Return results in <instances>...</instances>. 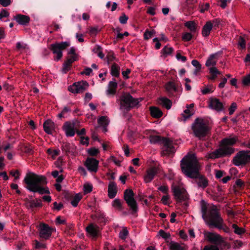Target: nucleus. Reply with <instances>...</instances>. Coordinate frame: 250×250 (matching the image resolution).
<instances>
[{
  "instance_id": "5fc2aeb1",
  "label": "nucleus",
  "mask_w": 250,
  "mask_h": 250,
  "mask_svg": "<svg viewBox=\"0 0 250 250\" xmlns=\"http://www.w3.org/2000/svg\"><path fill=\"white\" fill-rule=\"evenodd\" d=\"M77 59L78 56L77 54L70 55H68L67 60L69 61V62H70L72 64L73 62L77 61Z\"/></svg>"
},
{
  "instance_id": "0e129e2a",
  "label": "nucleus",
  "mask_w": 250,
  "mask_h": 250,
  "mask_svg": "<svg viewBox=\"0 0 250 250\" xmlns=\"http://www.w3.org/2000/svg\"><path fill=\"white\" fill-rule=\"evenodd\" d=\"M159 190L161 191L163 193L166 194H167L168 188L166 186H162L158 188Z\"/></svg>"
},
{
  "instance_id": "9b49d317",
  "label": "nucleus",
  "mask_w": 250,
  "mask_h": 250,
  "mask_svg": "<svg viewBox=\"0 0 250 250\" xmlns=\"http://www.w3.org/2000/svg\"><path fill=\"white\" fill-rule=\"evenodd\" d=\"M124 199L130 207V209L133 211L136 212L137 210V205L136 202L134 199V194L132 190L126 189L124 193Z\"/></svg>"
},
{
  "instance_id": "774afa93",
  "label": "nucleus",
  "mask_w": 250,
  "mask_h": 250,
  "mask_svg": "<svg viewBox=\"0 0 250 250\" xmlns=\"http://www.w3.org/2000/svg\"><path fill=\"white\" fill-rule=\"evenodd\" d=\"M10 174L15 178V180H17L19 178L20 173L18 171H11Z\"/></svg>"
},
{
  "instance_id": "3c124183",
  "label": "nucleus",
  "mask_w": 250,
  "mask_h": 250,
  "mask_svg": "<svg viewBox=\"0 0 250 250\" xmlns=\"http://www.w3.org/2000/svg\"><path fill=\"white\" fill-rule=\"evenodd\" d=\"M237 106L235 103H232L229 108V114L232 115L237 109Z\"/></svg>"
},
{
  "instance_id": "f8f14e48",
  "label": "nucleus",
  "mask_w": 250,
  "mask_h": 250,
  "mask_svg": "<svg viewBox=\"0 0 250 250\" xmlns=\"http://www.w3.org/2000/svg\"><path fill=\"white\" fill-rule=\"evenodd\" d=\"M88 87V84L86 81H81L75 83L73 84L70 86L68 90L72 93H78L83 92L86 90Z\"/></svg>"
},
{
  "instance_id": "6ab92c4d",
  "label": "nucleus",
  "mask_w": 250,
  "mask_h": 250,
  "mask_svg": "<svg viewBox=\"0 0 250 250\" xmlns=\"http://www.w3.org/2000/svg\"><path fill=\"white\" fill-rule=\"evenodd\" d=\"M156 173V169L154 167L148 169L144 177L145 182L146 183L150 182L153 179Z\"/></svg>"
},
{
  "instance_id": "f03ea898",
  "label": "nucleus",
  "mask_w": 250,
  "mask_h": 250,
  "mask_svg": "<svg viewBox=\"0 0 250 250\" xmlns=\"http://www.w3.org/2000/svg\"><path fill=\"white\" fill-rule=\"evenodd\" d=\"M24 181L27 185L26 188L29 191L38 192L41 194L49 193L48 188L42 187L46 183L44 176L30 172L26 175Z\"/></svg>"
},
{
  "instance_id": "412c9836",
  "label": "nucleus",
  "mask_w": 250,
  "mask_h": 250,
  "mask_svg": "<svg viewBox=\"0 0 250 250\" xmlns=\"http://www.w3.org/2000/svg\"><path fill=\"white\" fill-rule=\"evenodd\" d=\"M186 107L187 108L181 114V117L179 119L180 121L183 122H186L187 119L189 118L194 114L193 109H189L188 106H187Z\"/></svg>"
},
{
  "instance_id": "7c9ffc66",
  "label": "nucleus",
  "mask_w": 250,
  "mask_h": 250,
  "mask_svg": "<svg viewBox=\"0 0 250 250\" xmlns=\"http://www.w3.org/2000/svg\"><path fill=\"white\" fill-rule=\"evenodd\" d=\"M82 198V196L80 193L76 194L72 198L71 200V203L72 205L76 207L77 206L78 203L81 200Z\"/></svg>"
},
{
  "instance_id": "e433bc0d",
  "label": "nucleus",
  "mask_w": 250,
  "mask_h": 250,
  "mask_svg": "<svg viewBox=\"0 0 250 250\" xmlns=\"http://www.w3.org/2000/svg\"><path fill=\"white\" fill-rule=\"evenodd\" d=\"M92 189V186L89 183H86L83 185V192L85 194L90 192Z\"/></svg>"
},
{
  "instance_id": "a211bd4d",
  "label": "nucleus",
  "mask_w": 250,
  "mask_h": 250,
  "mask_svg": "<svg viewBox=\"0 0 250 250\" xmlns=\"http://www.w3.org/2000/svg\"><path fill=\"white\" fill-rule=\"evenodd\" d=\"M88 235L92 238L98 236L100 233V228L96 225L91 224L86 228Z\"/></svg>"
},
{
  "instance_id": "052dcab7",
  "label": "nucleus",
  "mask_w": 250,
  "mask_h": 250,
  "mask_svg": "<svg viewBox=\"0 0 250 250\" xmlns=\"http://www.w3.org/2000/svg\"><path fill=\"white\" fill-rule=\"evenodd\" d=\"M127 20H128V17L125 15H123L119 18L120 22L122 24L125 23L126 22Z\"/></svg>"
},
{
  "instance_id": "603ef678",
  "label": "nucleus",
  "mask_w": 250,
  "mask_h": 250,
  "mask_svg": "<svg viewBox=\"0 0 250 250\" xmlns=\"http://www.w3.org/2000/svg\"><path fill=\"white\" fill-rule=\"evenodd\" d=\"M173 51V49L172 47L166 46L163 49V52L164 54L166 55H168L170 54Z\"/></svg>"
},
{
  "instance_id": "6e6552de",
  "label": "nucleus",
  "mask_w": 250,
  "mask_h": 250,
  "mask_svg": "<svg viewBox=\"0 0 250 250\" xmlns=\"http://www.w3.org/2000/svg\"><path fill=\"white\" fill-rule=\"evenodd\" d=\"M250 162V151H241L233 158V163L236 166H244Z\"/></svg>"
},
{
  "instance_id": "864d4df0",
  "label": "nucleus",
  "mask_w": 250,
  "mask_h": 250,
  "mask_svg": "<svg viewBox=\"0 0 250 250\" xmlns=\"http://www.w3.org/2000/svg\"><path fill=\"white\" fill-rule=\"evenodd\" d=\"M243 246V243L240 240H236L233 243V248L235 249H240Z\"/></svg>"
},
{
  "instance_id": "a19ab883",
  "label": "nucleus",
  "mask_w": 250,
  "mask_h": 250,
  "mask_svg": "<svg viewBox=\"0 0 250 250\" xmlns=\"http://www.w3.org/2000/svg\"><path fill=\"white\" fill-rule=\"evenodd\" d=\"M242 83L244 86L250 85V73L245 76L242 80Z\"/></svg>"
},
{
  "instance_id": "20e7f679",
  "label": "nucleus",
  "mask_w": 250,
  "mask_h": 250,
  "mask_svg": "<svg viewBox=\"0 0 250 250\" xmlns=\"http://www.w3.org/2000/svg\"><path fill=\"white\" fill-rule=\"evenodd\" d=\"M237 140L236 137L226 138L222 140L219 148L208 154V157L215 159L221 157L230 155L234 152L231 146L235 144Z\"/></svg>"
},
{
  "instance_id": "13d9d810",
  "label": "nucleus",
  "mask_w": 250,
  "mask_h": 250,
  "mask_svg": "<svg viewBox=\"0 0 250 250\" xmlns=\"http://www.w3.org/2000/svg\"><path fill=\"white\" fill-rule=\"evenodd\" d=\"M169 198V196L168 195V194H167L166 195H164L163 196L162 200H161L162 202H163V203L164 204L167 205L169 203V202H168Z\"/></svg>"
},
{
  "instance_id": "de8ad7c7",
  "label": "nucleus",
  "mask_w": 250,
  "mask_h": 250,
  "mask_svg": "<svg viewBox=\"0 0 250 250\" xmlns=\"http://www.w3.org/2000/svg\"><path fill=\"white\" fill-rule=\"evenodd\" d=\"M71 65V63L69 62V61L67 60V61L64 62L63 65V69L62 71L64 73H66L70 68V67Z\"/></svg>"
},
{
  "instance_id": "37998d69",
  "label": "nucleus",
  "mask_w": 250,
  "mask_h": 250,
  "mask_svg": "<svg viewBox=\"0 0 250 250\" xmlns=\"http://www.w3.org/2000/svg\"><path fill=\"white\" fill-rule=\"evenodd\" d=\"M158 235L165 239H168L170 237L169 233L166 232L162 229L159 231Z\"/></svg>"
},
{
  "instance_id": "c85d7f7f",
  "label": "nucleus",
  "mask_w": 250,
  "mask_h": 250,
  "mask_svg": "<svg viewBox=\"0 0 250 250\" xmlns=\"http://www.w3.org/2000/svg\"><path fill=\"white\" fill-rule=\"evenodd\" d=\"M159 103L160 104L162 105L167 109H170L172 105L171 102L166 98H162L160 99Z\"/></svg>"
},
{
  "instance_id": "39448f33",
  "label": "nucleus",
  "mask_w": 250,
  "mask_h": 250,
  "mask_svg": "<svg viewBox=\"0 0 250 250\" xmlns=\"http://www.w3.org/2000/svg\"><path fill=\"white\" fill-rule=\"evenodd\" d=\"M149 140L152 144L161 143L163 144V151L165 154H169L174 152L171 142L167 138H161L158 135H151L149 137Z\"/></svg>"
},
{
  "instance_id": "393cba45",
  "label": "nucleus",
  "mask_w": 250,
  "mask_h": 250,
  "mask_svg": "<svg viewBox=\"0 0 250 250\" xmlns=\"http://www.w3.org/2000/svg\"><path fill=\"white\" fill-rule=\"evenodd\" d=\"M15 20L20 24L25 25L29 22L30 18L25 15H18L15 17Z\"/></svg>"
},
{
  "instance_id": "c03bdc74",
  "label": "nucleus",
  "mask_w": 250,
  "mask_h": 250,
  "mask_svg": "<svg viewBox=\"0 0 250 250\" xmlns=\"http://www.w3.org/2000/svg\"><path fill=\"white\" fill-rule=\"evenodd\" d=\"M127 235L128 231L125 228L123 229L119 233V236L122 239H125L127 236Z\"/></svg>"
},
{
  "instance_id": "4d7b16f0",
  "label": "nucleus",
  "mask_w": 250,
  "mask_h": 250,
  "mask_svg": "<svg viewBox=\"0 0 250 250\" xmlns=\"http://www.w3.org/2000/svg\"><path fill=\"white\" fill-rule=\"evenodd\" d=\"M238 44L242 48L244 49L246 47V41L244 39L241 37L239 38Z\"/></svg>"
},
{
  "instance_id": "dca6fc26",
  "label": "nucleus",
  "mask_w": 250,
  "mask_h": 250,
  "mask_svg": "<svg viewBox=\"0 0 250 250\" xmlns=\"http://www.w3.org/2000/svg\"><path fill=\"white\" fill-rule=\"evenodd\" d=\"M54 230L53 229H51L48 226L42 224L40 226V235L42 238L47 239L51 235L52 231Z\"/></svg>"
},
{
  "instance_id": "4468645a",
  "label": "nucleus",
  "mask_w": 250,
  "mask_h": 250,
  "mask_svg": "<svg viewBox=\"0 0 250 250\" xmlns=\"http://www.w3.org/2000/svg\"><path fill=\"white\" fill-rule=\"evenodd\" d=\"M63 129L67 136L72 137L75 134L76 126L75 121L67 122L64 123Z\"/></svg>"
},
{
  "instance_id": "1a4fd4ad",
  "label": "nucleus",
  "mask_w": 250,
  "mask_h": 250,
  "mask_svg": "<svg viewBox=\"0 0 250 250\" xmlns=\"http://www.w3.org/2000/svg\"><path fill=\"white\" fill-rule=\"evenodd\" d=\"M172 190L174 198L178 202H181L188 199V195L182 186L173 185Z\"/></svg>"
},
{
  "instance_id": "7ed1b4c3",
  "label": "nucleus",
  "mask_w": 250,
  "mask_h": 250,
  "mask_svg": "<svg viewBox=\"0 0 250 250\" xmlns=\"http://www.w3.org/2000/svg\"><path fill=\"white\" fill-rule=\"evenodd\" d=\"M202 217L209 226L221 228L223 219L219 216L216 207L213 205H203L202 207Z\"/></svg>"
},
{
  "instance_id": "58836bf2",
  "label": "nucleus",
  "mask_w": 250,
  "mask_h": 250,
  "mask_svg": "<svg viewBox=\"0 0 250 250\" xmlns=\"http://www.w3.org/2000/svg\"><path fill=\"white\" fill-rule=\"evenodd\" d=\"M191 63L196 68V70L194 72V74L196 75L197 72L200 71V69H201V65L198 61L195 60H192L191 62Z\"/></svg>"
},
{
  "instance_id": "473e14b6",
  "label": "nucleus",
  "mask_w": 250,
  "mask_h": 250,
  "mask_svg": "<svg viewBox=\"0 0 250 250\" xmlns=\"http://www.w3.org/2000/svg\"><path fill=\"white\" fill-rule=\"evenodd\" d=\"M93 52L96 54L97 56L101 59L104 58V54L102 53V49L99 45H96L93 49Z\"/></svg>"
},
{
  "instance_id": "e2e57ef3",
  "label": "nucleus",
  "mask_w": 250,
  "mask_h": 250,
  "mask_svg": "<svg viewBox=\"0 0 250 250\" xmlns=\"http://www.w3.org/2000/svg\"><path fill=\"white\" fill-rule=\"evenodd\" d=\"M227 82V79L226 78H223L222 80V81L219 83L218 87L220 88H223L225 86Z\"/></svg>"
},
{
  "instance_id": "09e8293b",
  "label": "nucleus",
  "mask_w": 250,
  "mask_h": 250,
  "mask_svg": "<svg viewBox=\"0 0 250 250\" xmlns=\"http://www.w3.org/2000/svg\"><path fill=\"white\" fill-rule=\"evenodd\" d=\"M192 38V35L190 33H185L182 36V39L185 41H189Z\"/></svg>"
},
{
  "instance_id": "5701e85b",
  "label": "nucleus",
  "mask_w": 250,
  "mask_h": 250,
  "mask_svg": "<svg viewBox=\"0 0 250 250\" xmlns=\"http://www.w3.org/2000/svg\"><path fill=\"white\" fill-rule=\"evenodd\" d=\"M205 238L206 240L212 243H216L220 240V236L215 233L205 232Z\"/></svg>"
},
{
  "instance_id": "c9c22d12",
  "label": "nucleus",
  "mask_w": 250,
  "mask_h": 250,
  "mask_svg": "<svg viewBox=\"0 0 250 250\" xmlns=\"http://www.w3.org/2000/svg\"><path fill=\"white\" fill-rule=\"evenodd\" d=\"M112 206L115 208L117 209H121L122 208V203L119 199H115L112 203Z\"/></svg>"
},
{
  "instance_id": "8fccbe9b",
  "label": "nucleus",
  "mask_w": 250,
  "mask_h": 250,
  "mask_svg": "<svg viewBox=\"0 0 250 250\" xmlns=\"http://www.w3.org/2000/svg\"><path fill=\"white\" fill-rule=\"evenodd\" d=\"M209 71L211 75H217L220 74V72L217 70L216 67L214 66L209 67Z\"/></svg>"
},
{
  "instance_id": "79ce46f5",
  "label": "nucleus",
  "mask_w": 250,
  "mask_h": 250,
  "mask_svg": "<svg viewBox=\"0 0 250 250\" xmlns=\"http://www.w3.org/2000/svg\"><path fill=\"white\" fill-rule=\"evenodd\" d=\"M171 250H184L183 248L178 243L172 242L170 244Z\"/></svg>"
},
{
  "instance_id": "b1692460",
  "label": "nucleus",
  "mask_w": 250,
  "mask_h": 250,
  "mask_svg": "<svg viewBox=\"0 0 250 250\" xmlns=\"http://www.w3.org/2000/svg\"><path fill=\"white\" fill-rule=\"evenodd\" d=\"M43 128L46 133L51 134L54 129L53 122L50 120H46L43 124Z\"/></svg>"
},
{
  "instance_id": "ea45409f",
  "label": "nucleus",
  "mask_w": 250,
  "mask_h": 250,
  "mask_svg": "<svg viewBox=\"0 0 250 250\" xmlns=\"http://www.w3.org/2000/svg\"><path fill=\"white\" fill-rule=\"evenodd\" d=\"M87 152L90 155L96 156L99 153V151L98 149L95 147H92L88 149Z\"/></svg>"
},
{
  "instance_id": "a18cd8bd",
  "label": "nucleus",
  "mask_w": 250,
  "mask_h": 250,
  "mask_svg": "<svg viewBox=\"0 0 250 250\" xmlns=\"http://www.w3.org/2000/svg\"><path fill=\"white\" fill-rule=\"evenodd\" d=\"M154 32L153 30L152 31H148L146 30L144 34V39L145 40H148L151 38L153 35Z\"/></svg>"
},
{
  "instance_id": "423d86ee",
  "label": "nucleus",
  "mask_w": 250,
  "mask_h": 250,
  "mask_svg": "<svg viewBox=\"0 0 250 250\" xmlns=\"http://www.w3.org/2000/svg\"><path fill=\"white\" fill-rule=\"evenodd\" d=\"M192 129L195 136L199 138L205 136L208 129L206 121L200 118L196 120L192 125Z\"/></svg>"
},
{
  "instance_id": "49530a36",
  "label": "nucleus",
  "mask_w": 250,
  "mask_h": 250,
  "mask_svg": "<svg viewBox=\"0 0 250 250\" xmlns=\"http://www.w3.org/2000/svg\"><path fill=\"white\" fill-rule=\"evenodd\" d=\"M201 91L203 94H207L212 93L213 91V88L211 86H208L202 89Z\"/></svg>"
},
{
  "instance_id": "338daca9",
  "label": "nucleus",
  "mask_w": 250,
  "mask_h": 250,
  "mask_svg": "<svg viewBox=\"0 0 250 250\" xmlns=\"http://www.w3.org/2000/svg\"><path fill=\"white\" fill-rule=\"evenodd\" d=\"M130 73V70L129 69H126L125 71H122V75L125 79H128L129 77L128 75Z\"/></svg>"
},
{
  "instance_id": "f257e3e1",
  "label": "nucleus",
  "mask_w": 250,
  "mask_h": 250,
  "mask_svg": "<svg viewBox=\"0 0 250 250\" xmlns=\"http://www.w3.org/2000/svg\"><path fill=\"white\" fill-rule=\"evenodd\" d=\"M181 169L183 172L191 178H197L198 186L205 188L208 184L206 179L200 175L199 173V165L194 154H188L181 160Z\"/></svg>"
},
{
  "instance_id": "bb28decb",
  "label": "nucleus",
  "mask_w": 250,
  "mask_h": 250,
  "mask_svg": "<svg viewBox=\"0 0 250 250\" xmlns=\"http://www.w3.org/2000/svg\"><path fill=\"white\" fill-rule=\"evenodd\" d=\"M99 124L103 127V131L106 132L107 131L106 126L109 124V120L106 117H101L100 118L98 121Z\"/></svg>"
},
{
  "instance_id": "9d476101",
  "label": "nucleus",
  "mask_w": 250,
  "mask_h": 250,
  "mask_svg": "<svg viewBox=\"0 0 250 250\" xmlns=\"http://www.w3.org/2000/svg\"><path fill=\"white\" fill-rule=\"evenodd\" d=\"M139 103L138 99H134L129 94H124L121 100V108L128 109L137 105Z\"/></svg>"
},
{
  "instance_id": "4be33fe9",
  "label": "nucleus",
  "mask_w": 250,
  "mask_h": 250,
  "mask_svg": "<svg viewBox=\"0 0 250 250\" xmlns=\"http://www.w3.org/2000/svg\"><path fill=\"white\" fill-rule=\"evenodd\" d=\"M219 54L218 53L212 54L210 55L206 62V65L209 67L214 66L218 60Z\"/></svg>"
},
{
  "instance_id": "2f4dec72",
  "label": "nucleus",
  "mask_w": 250,
  "mask_h": 250,
  "mask_svg": "<svg viewBox=\"0 0 250 250\" xmlns=\"http://www.w3.org/2000/svg\"><path fill=\"white\" fill-rule=\"evenodd\" d=\"M165 88L169 93H172L176 90L175 84L172 82L167 83L165 85Z\"/></svg>"
},
{
  "instance_id": "f3484780",
  "label": "nucleus",
  "mask_w": 250,
  "mask_h": 250,
  "mask_svg": "<svg viewBox=\"0 0 250 250\" xmlns=\"http://www.w3.org/2000/svg\"><path fill=\"white\" fill-rule=\"evenodd\" d=\"M99 161L92 158H88L84 165L87 169L91 171L96 172L98 170Z\"/></svg>"
},
{
  "instance_id": "2eb2a0df",
  "label": "nucleus",
  "mask_w": 250,
  "mask_h": 250,
  "mask_svg": "<svg viewBox=\"0 0 250 250\" xmlns=\"http://www.w3.org/2000/svg\"><path fill=\"white\" fill-rule=\"evenodd\" d=\"M219 23V21L217 20H214L212 21H209L206 22L203 27L202 35L204 37L208 36L212 29L213 26L217 25Z\"/></svg>"
},
{
  "instance_id": "0eeeda50",
  "label": "nucleus",
  "mask_w": 250,
  "mask_h": 250,
  "mask_svg": "<svg viewBox=\"0 0 250 250\" xmlns=\"http://www.w3.org/2000/svg\"><path fill=\"white\" fill-rule=\"evenodd\" d=\"M70 45V43L69 41H66L61 42H57L51 45V49L54 54L55 55L54 57V60L58 61L62 57V50L65 49Z\"/></svg>"
},
{
  "instance_id": "6e6d98bb",
  "label": "nucleus",
  "mask_w": 250,
  "mask_h": 250,
  "mask_svg": "<svg viewBox=\"0 0 250 250\" xmlns=\"http://www.w3.org/2000/svg\"><path fill=\"white\" fill-rule=\"evenodd\" d=\"M42 206V204L40 200L33 201L31 203V207H39Z\"/></svg>"
},
{
  "instance_id": "4c0bfd02",
  "label": "nucleus",
  "mask_w": 250,
  "mask_h": 250,
  "mask_svg": "<svg viewBox=\"0 0 250 250\" xmlns=\"http://www.w3.org/2000/svg\"><path fill=\"white\" fill-rule=\"evenodd\" d=\"M232 228L234 229V232L237 234H241L244 233L245 230L243 229L238 227L236 225L233 224L232 225Z\"/></svg>"
},
{
  "instance_id": "69168bd1",
  "label": "nucleus",
  "mask_w": 250,
  "mask_h": 250,
  "mask_svg": "<svg viewBox=\"0 0 250 250\" xmlns=\"http://www.w3.org/2000/svg\"><path fill=\"white\" fill-rule=\"evenodd\" d=\"M147 13L151 15L154 16L155 15V8L153 7H150L148 8Z\"/></svg>"
},
{
  "instance_id": "aec40b11",
  "label": "nucleus",
  "mask_w": 250,
  "mask_h": 250,
  "mask_svg": "<svg viewBox=\"0 0 250 250\" xmlns=\"http://www.w3.org/2000/svg\"><path fill=\"white\" fill-rule=\"evenodd\" d=\"M117 192L116 184L114 182H110L108 185V195L110 198H113Z\"/></svg>"
},
{
  "instance_id": "c756f323",
  "label": "nucleus",
  "mask_w": 250,
  "mask_h": 250,
  "mask_svg": "<svg viewBox=\"0 0 250 250\" xmlns=\"http://www.w3.org/2000/svg\"><path fill=\"white\" fill-rule=\"evenodd\" d=\"M187 27L191 32H195L197 28V25L193 21H188L185 23Z\"/></svg>"
},
{
  "instance_id": "72a5a7b5",
  "label": "nucleus",
  "mask_w": 250,
  "mask_h": 250,
  "mask_svg": "<svg viewBox=\"0 0 250 250\" xmlns=\"http://www.w3.org/2000/svg\"><path fill=\"white\" fill-rule=\"evenodd\" d=\"M119 69L120 68L117 64L112 65L111 70V75L115 77L119 76L120 74Z\"/></svg>"
},
{
  "instance_id": "ddd939ff",
  "label": "nucleus",
  "mask_w": 250,
  "mask_h": 250,
  "mask_svg": "<svg viewBox=\"0 0 250 250\" xmlns=\"http://www.w3.org/2000/svg\"><path fill=\"white\" fill-rule=\"evenodd\" d=\"M208 103V106L209 108L217 112H220L222 111L224 108V106L222 102L216 98H209Z\"/></svg>"
},
{
  "instance_id": "cd10ccee",
  "label": "nucleus",
  "mask_w": 250,
  "mask_h": 250,
  "mask_svg": "<svg viewBox=\"0 0 250 250\" xmlns=\"http://www.w3.org/2000/svg\"><path fill=\"white\" fill-rule=\"evenodd\" d=\"M151 115L154 118H160L162 116V111L156 107H151L150 108Z\"/></svg>"
},
{
  "instance_id": "bf43d9fd",
  "label": "nucleus",
  "mask_w": 250,
  "mask_h": 250,
  "mask_svg": "<svg viewBox=\"0 0 250 250\" xmlns=\"http://www.w3.org/2000/svg\"><path fill=\"white\" fill-rule=\"evenodd\" d=\"M203 250H219L218 247L214 245L206 246Z\"/></svg>"
},
{
  "instance_id": "680f3d73",
  "label": "nucleus",
  "mask_w": 250,
  "mask_h": 250,
  "mask_svg": "<svg viewBox=\"0 0 250 250\" xmlns=\"http://www.w3.org/2000/svg\"><path fill=\"white\" fill-rule=\"evenodd\" d=\"M81 143L82 144L85 146H88L89 144L88 138L85 137H82L81 138Z\"/></svg>"
},
{
  "instance_id": "f704fd0d",
  "label": "nucleus",
  "mask_w": 250,
  "mask_h": 250,
  "mask_svg": "<svg viewBox=\"0 0 250 250\" xmlns=\"http://www.w3.org/2000/svg\"><path fill=\"white\" fill-rule=\"evenodd\" d=\"M48 154L53 158L55 159L59 155L60 151L58 149H48L47 150Z\"/></svg>"
},
{
  "instance_id": "a878e982",
  "label": "nucleus",
  "mask_w": 250,
  "mask_h": 250,
  "mask_svg": "<svg viewBox=\"0 0 250 250\" xmlns=\"http://www.w3.org/2000/svg\"><path fill=\"white\" fill-rule=\"evenodd\" d=\"M117 83L115 81H111L109 83L108 89L106 90L107 95H114L116 91Z\"/></svg>"
}]
</instances>
